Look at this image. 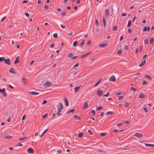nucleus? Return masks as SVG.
Here are the masks:
<instances>
[{
	"mask_svg": "<svg viewBox=\"0 0 154 154\" xmlns=\"http://www.w3.org/2000/svg\"><path fill=\"white\" fill-rule=\"evenodd\" d=\"M81 85H80L78 87H76L75 88V93H77L78 92L80 88Z\"/></svg>",
	"mask_w": 154,
	"mask_h": 154,
	"instance_id": "obj_12",
	"label": "nucleus"
},
{
	"mask_svg": "<svg viewBox=\"0 0 154 154\" xmlns=\"http://www.w3.org/2000/svg\"><path fill=\"white\" fill-rule=\"evenodd\" d=\"M102 91L101 90H99L97 91V94L99 97L102 95Z\"/></svg>",
	"mask_w": 154,
	"mask_h": 154,
	"instance_id": "obj_7",
	"label": "nucleus"
},
{
	"mask_svg": "<svg viewBox=\"0 0 154 154\" xmlns=\"http://www.w3.org/2000/svg\"><path fill=\"white\" fill-rule=\"evenodd\" d=\"M71 73L72 74L74 75H75L77 74V72L75 71H73Z\"/></svg>",
	"mask_w": 154,
	"mask_h": 154,
	"instance_id": "obj_47",
	"label": "nucleus"
},
{
	"mask_svg": "<svg viewBox=\"0 0 154 154\" xmlns=\"http://www.w3.org/2000/svg\"><path fill=\"white\" fill-rule=\"evenodd\" d=\"M74 117L76 120H80L81 119V118L77 115H75L74 116Z\"/></svg>",
	"mask_w": 154,
	"mask_h": 154,
	"instance_id": "obj_21",
	"label": "nucleus"
},
{
	"mask_svg": "<svg viewBox=\"0 0 154 154\" xmlns=\"http://www.w3.org/2000/svg\"><path fill=\"white\" fill-rule=\"evenodd\" d=\"M143 109L144 110V112H148V110L147 108L146 107H143Z\"/></svg>",
	"mask_w": 154,
	"mask_h": 154,
	"instance_id": "obj_41",
	"label": "nucleus"
},
{
	"mask_svg": "<svg viewBox=\"0 0 154 154\" xmlns=\"http://www.w3.org/2000/svg\"><path fill=\"white\" fill-rule=\"evenodd\" d=\"M28 152L30 153H32L34 152L33 149L32 148H29L27 149Z\"/></svg>",
	"mask_w": 154,
	"mask_h": 154,
	"instance_id": "obj_5",
	"label": "nucleus"
},
{
	"mask_svg": "<svg viewBox=\"0 0 154 154\" xmlns=\"http://www.w3.org/2000/svg\"><path fill=\"white\" fill-rule=\"evenodd\" d=\"M91 41L90 40H89L88 41L87 43V44L88 45H89L91 44Z\"/></svg>",
	"mask_w": 154,
	"mask_h": 154,
	"instance_id": "obj_51",
	"label": "nucleus"
},
{
	"mask_svg": "<svg viewBox=\"0 0 154 154\" xmlns=\"http://www.w3.org/2000/svg\"><path fill=\"white\" fill-rule=\"evenodd\" d=\"M4 62L5 63L10 65L11 64L10 59L9 58H7L4 60Z\"/></svg>",
	"mask_w": 154,
	"mask_h": 154,
	"instance_id": "obj_4",
	"label": "nucleus"
},
{
	"mask_svg": "<svg viewBox=\"0 0 154 154\" xmlns=\"http://www.w3.org/2000/svg\"><path fill=\"white\" fill-rule=\"evenodd\" d=\"M109 14V10L107 9H106L105 10V16L104 15L103 16V19H109V18L108 17V15Z\"/></svg>",
	"mask_w": 154,
	"mask_h": 154,
	"instance_id": "obj_1",
	"label": "nucleus"
},
{
	"mask_svg": "<svg viewBox=\"0 0 154 154\" xmlns=\"http://www.w3.org/2000/svg\"><path fill=\"white\" fill-rule=\"evenodd\" d=\"M4 57H0V62L3 61L4 60Z\"/></svg>",
	"mask_w": 154,
	"mask_h": 154,
	"instance_id": "obj_42",
	"label": "nucleus"
},
{
	"mask_svg": "<svg viewBox=\"0 0 154 154\" xmlns=\"http://www.w3.org/2000/svg\"><path fill=\"white\" fill-rule=\"evenodd\" d=\"M107 44L106 43H103L100 44L99 46L100 47H105L107 45Z\"/></svg>",
	"mask_w": 154,
	"mask_h": 154,
	"instance_id": "obj_18",
	"label": "nucleus"
},
{
	"mask_svg": "<svg viewBox=\"0 0 154 154\" xmlns=\"http://www.w3.org/2000/svg\"><path fill=\"white\" fill-rule=\"evenodd\" d=\"M47 103V101L45 100H43V102H42V104H44Z\"/></svg>",
	"mask_w": 154,
	"mask_h": 154,
	"instance_id": "obj_59",
	"label": "nucleus"
},
{
	"mask_svg": "<svg viewBox=\"0 0 154 154\" xmlns=\"http://www.w3.org/2000/svg\"><path fill=\"white\" fill-rule=\"evenodd\" d=\"M122 94V92H117L116 94V95H120Z\"/></svg>",
	"mask_w": 154,
	"mask_h": 154,
	"instance_id": "obj_44",
	"label": "nucleus"
},
{
	"mask_svg": "<svg viewBox=\"0 0 154 154\" xmlns=\"http://www.w3.org/2000/svg\"><path fill=\"white\" fill-rule=\"evenodd\" d=\"M131 22L130 20L128 22V23L127 24V27H129V26H130L131 25Z\"/></svg>",
	"mask_w": 154,
	"mask_h": 154,
	"instance_id": "obj_30",
	"label": "nucleus"
},
{
	"mask_svg": "<svg viewBox=\"0 0 154 154\" xmlns=\"http://www.w3.org/2000/svg\"><path fill=\"white\" fill-rule=\"evenodd\" d=\"M144 144L146 146L154 147V144H151L145 143H144Z\"/></svg>",
	"mask_w": 154,
	"mask_h": 154,
	"instance_id": "obj_17",
	"label": "nucleus"
},
{
	"mask_svg": "<svg viewBox=\"0 0 154 154\" xmlns=\"http://www.w3.org/2000/svg\"><path fill=\"white\" fill-rule=\"evenodd\" d=\"M102 108H103L102 106H98L97 107V108H96V110H101L102 109Z\"/></svg>",
	"mask_w": 154,
	"mask_h": 154,
	"instance_id": "obj_29",
	"label": "nucleus"
},
{
	"mask_svg": "<svg viewBox=\"0 0 154 154\" xmlns=\"http://www.w3.org/2000/svg\"><path fill=\"white\" fill-rule=\"evenodd\" d=\"M64 100L66 106H68L69 105V103L67 99V98H65Z\"/></svg>",
	"mask_w": 154,
	"mask_h": 154,
	"instance_id": "obj_13",
	"label": "nucleus"
},
{
	"mask_svg": "<svg viewBox=\"0 0 154 154\" xmlns=\"http://www.w3.org/2000/svg\"><path fill=\"white\" fill-rule=\"evenodd\" d=\"M47 115H48L47 113H46V114H45V115H44L42 117L44 119V118H45L47 117Z\"/></svg>",
	"mask_w": 154,
	"mask_h": 154,
	"instance_id": "obj_49",
	"label": "nucleus"
},
{
	"mask_svg": "<svg viewBox=\"0 0 154 154\" xmlns=\"http://www.w3.org/2000/svg\"><path fill=\"white\" fill-rule=\"evenodd\" d=\"M126 14L125 13H122V16H123V17L125 16H126Z\"/></svg>",
	"mask_w": 154,
	"mask_h": 154,
	"instance_id": "obj_64",
	"label": "nucleus"
},
{
	"mask_svg": "<svg viewBox=\"0 0 154 154\" xmlns=\"http://www.w3.org/2000/svg\"><path fill=\"white\" fill-rule=\"evenodd\" d=\"M53 36L54 38H57L58 37L57 34L56 33L54 34Z\"/></svg>",
	"mask_w": 154,
	"mask_h": 154,
	"instance_id": "obj_43",
	"label": "nucleus"
},
{
	"mask_svg": "<svg viewBox=\"0 0 154 154\" xmlns=\"http://www.w3.org/2000/svg\"><path fill=\"white\" fill-rule=\"evenodd\" d=\"M130 122L129 121H125L124 122V124H127V123H129Z\"/></svg>",
	"mask_w": 154,
	"mask_h": 154,
	"instance_id": "obj_58",
	"label": "nucleus"
},
{
	"mask_svg": "<svg viewBox=\"0 0 154 154\" xmlns=\"http://www.w3.org/2000/svg\"><path fill=\"white\" fill-rule=\"evenodd\" d=\"M117 53L119 54H121L122 53V51L121 50H119L117 51Z\"/></svg>",
	"mask_w": 154,
	"mask_h": 154,
	"instance_id": "obj_40",
	"label": "nucleus"
},
{
	"mask_svg": "<svg viewBox=\"0 0 154 154\" xmlns=\"http://www.w3.org/2000/svg\"><path fill=\"white\" fill-rule=\"evenodd\" d=\"M106 114L107 115H112L113 114V113L112 111H108L106 112Z\"/></svg>",
	"mask_w": 154,
	"mask_h": 154,
	"instance_id": "obj_25",
	"label": "nucleus"
},
{
	"mask_svg": "<svg viewBox=\"0 0 154 154\" xmlns=\"http://www.w3.org/2000/svg\"><path fill=\"white\" fill-rule=\"evenodd\" d=\"M123 96H120L119 97V98H118V100H120V99H122L123 98Z\"/></svg>",
	"mask_w": 154,
	"mask_h": 154,
	"instance_id": "obj_52",
	"label": "nucleus"
},
{
	"mask_svg": "<svg viewBox=\"0 0 154 154\" xmlns=\"http://www.w3.org/2000/svg\"><path fill=\"white\" fill-rule=\"evenodd\" d=\"M109 81H112L114 82H116V79L114 75L111 76L109 78Z\"/></svg>",
	"mask_w": 154,
	"mask_h": 154,
	"instance_id": "obj_3",
	"label": "nucleus"
},
{
	"mask_svg": "<svg viewBox=\"0 0 154 154\" xmlns=\"http://www.w3.org/2000/svg\"><path fill=\"white\" fill-rule=\"evenodd\" d=\"M12 138V137L11 136H8L4 138V139H10Z\"/></svg>",
	"mask_w": 154,
	"mask_h": 154,
	"instance_id": "obj_23",
	"label": "nucleus"
},
{
	"mask_svg": "<svg viewBox=\"0 0 154 154\" xmlns=\"http://www.w3.org/2000/svg\"><path fill=\"white\" fill-rule=\"evenodd\" d=\"M145 95L142 93H140V94L139 95V97L141 98H143L145 97Z\"/></svg>",
	"mask_w": 154,
	"mask_h": 154,
	"instance_id": "obj_14",
	"label": "nucleus"
},
{
	"mask_svg": "<svg viewBox=\"0 0 154 154\" xmlns=\"http://www.w3.org/2000/svg\"><path fill=\"white\" fill-rule=\"evenodd\" d=\"M91 53V52H88V53H86L85 54H84V55H82V56H81V58H83L86 56H87V55H89Z\"/></svg>",
	"mask_w": 154,
	"mask_h": 154,
	"instance_id": "obj_16",
	"label": "nucleus"
},
{
	"mask_svg": "<svg viewBox=\"0 0 154 154\" xmlns=\"http://www.w3.org/2000/svg\"><path fill=\"white\" fill-rule=\"evenodd\" d=\"M75 111V109H71L70 110L68 111L67 112V113L68 114L70 113H73Z\"/></svg>",
	"mask_w": 154,
	"mask_h": 154,
	"instance_id": "obj_20",
	"label": "nucleus"
},
{
	"mask_svg": "<svg viewBox=\"0 0 154 154\" xmlns=\"http://www.w3.org/2000/svg\"><path fill=\"white\" fill-rule=\"evenodd\" d=\"M3 94V96L5 97H6L7 96V93H6L5 91L2 93Z\"/></svg>",
	"mask_w": 154,
	"mask_h": 154,
	"instance_id": "obj_37",
	"label": "nucleus"
},
{
	"mask_svg": "<svg viewBox=\"0 0 154 154\" xmlns=\"http://www.w3.org/2000/svg\"><path fill=\"white\" fill-rule=\"evenodd\" d=\"M150 27H145L143 29V30L144 31H146V30H147V31H149V30L150 29Z\"/></svg>",
	"mask_w": 154,
	"mask_h": 154,
	"instance_id": "obj_19",
	"label": "nucleus"
},
{
	"mask_svg": "<svg viewBox=\"0 0 154 154\" xmlns=\"http://www.w3.org/2000/svg\"><path fill=\"white\" fill-rule=\"evenodd\" d=\"M101 80V79H100L94 85V87H95L97 86V85L100 83Z\"/></svg>",
	"mask_w": 154,
	"mask_h": 154,
	"instance_id": "obj_24",
	"label": "nucleus"
},
{
	"mask_svg": "<svg viewBox=\"0 0 154 154\" xmlns=\"http://www.w3.org/2000/svg\"><path fill=\"white\" fill-rule=\"evenodd\" d=\"M147 83V81H144L143 82V85H144V84H146Z\"/></svg>",
	"mask_w": 154,
	"mask_h": 154,
	"instance_id": "obj_63",
	"label": "nucleus"
},
{
	"mask_svg": "<svg viewBox=\"0 0 154 154\" xmlns=\"http://www.w3.org/2000/svg\"><path fill=\"white\" fill-rule=\"evenodd\" d=\"M145 77L146 78H148L149 79H151V78L150 76L148 75H146L145 76Z\"/></svg>",
	"mask_w": 154,
	"mask_h": 154,
	"instance_id": "obj_27",
	"label": "nucleus"
},
{
	"mask_svg": "<svg viewBox=\"0 0 154 154\" xmlns=\"http://www.w3.org/2000/svg\"><path fill=\"white\" fill-rule=\"evenodd\" d=\"M130 104L129 103H126L125 104V107H127L128 106V105Z\"/></svg>",
	"mask_w": 154,
	"mask_h": 154,
	"instance_id": "obj_46",
	"label": "nucleus"
},
{
	"mask_svg": "<svg viewBox=\"0 0 154 154\" xmlns=\"http://www.w3.org/2000/svg\"><path fill=\"white\" fill-rule=\"evenodd\" d=\"M103 24L104 27V28H105L106 26V20H103Z\"/></svg>",
	"mask_w": 154,
	"mask_h": 154,
	"instance_id": "obj_36",
	"label": "nucleus"
},
{
	"mask_svg": "<svg viewBox=\"0 0 154 154\" xmlns=\"http://www.w3.org/2000/svg\"><path fill=\"white\" fill-rule=\"evenodd\" d=\"M78 41H75L73 43V46L74 47H76L77 46L78 44Z\"/></svg>",
	"mask_w": 154,
	"mask_h": 154,
	"instance_id": "obj_26",
	"label": "nucleus"
},
{
	"mask_svg": "<svg viewBox=\"0 0 154 154\" xmlns=\"http://www.w3.org/2000/svg\"><path fill=\"white\" fill-rule=\"evenodd\" d=\"M11 119V116H10L9 117V118L7 119V121L8 122H10V121Z\"/></svg>",
	"mask_w": 154,
	"mask_h": 154,
	"instance_id": "obj_54",
	"label": "nucleus"
},
{
	"mask_svg": "<svg viewBox=\"0 0 154 154\" xmlns=\"http://www.w3.org/2000/svg\"><path fill=\"white\" fill-rule=\"evenodd\" d=\"M134 136L137 137H142L143 135L140 133H135L134 134Z\"/></svg>",
	"mask_w": 154,
	"mask_h": 154,
	"instance_id": "obj_8",
	"label": "nucleus"
},
{
	"mask_svg": "<svg viewBox=\"0 0 154 154\" xmlns=\"http://www.w3.org/2000/svg\"><path fill=\"white\" fill-rule=\"evenodd\" d=\"M14 69L13 68H10L9 70V72L11 73L16 74V72L14 71Z\"/></svg>",
	"mask_w": 154,
	"mask_h": 154,
	"instance_id": "obj_9",
	"label": "nucleus"
},
{
	"mask_svg": "<svg viewBox=\"0 0 154 154\" xmlns=\"http://www.w3.org/2000/svg\"><path fill=\"white\" fill-rule=\"evenodd\" d=\"M106 132L101 133L100 134V135L102 137H103L106 135Z\"/></svg>",
	"mask_w": 154,
	"mask_h": 154,
	"instance_id": "obj_35",
	"label": "nucleus"
},
{
	"mask_svg": "<svg viewBox=\"0 0 154 154\" xmlns=\"http://www.w3.org/2000/svg\"><path fill=\"white\" fill-rule=\"evenodd\" d=\"M88 134L89 135H92L93 134V132H92V131L91 130H88Z\"/></svg>",
	"mask_w": 154,
	"mask_h": 154,
	"instance_id": "obj_34",
	"label": "nucleus"
},
{
	"mask_svg": "<svg viewBox=\"0 0 154 154\" xmlns=\"http://www.w3.org/2000/svg\"><path fill=\"white\" fill-rule=\"evenodd\" d=\"M51 82L47 81L44 84V86L48 87L50 86L51 85Z\"/></svg>",
	"mask_w": 154,
	"mask_h": 154,
	"instance_id": "obj_6",
	"label": "nucleus"
},
{
	"mask_svg": "<svg viewBox=\"0 0 154 154\" xmlns=\"http://www.w3.org/2000/svg\"><path fill=\"white\" fill-rule=\"evenodd\" d=\"M147 56V54H145L144 55V56H143V60H146L145 59V58Z\"/></svg>",
	"mask_w": 154,
	"mask_h": 154,
	"instance_id": "obj_53",
	"label": "nucleus"
},
{
	"mask_svg": "<svg viewBox=\"0 0 154 154\" xmlns=\"http://www.w3.org/2000/svg\"><path fill=\"white\" fill-rule=\"evenodd\" d=\"M60 26L63 29H64L65 28V26L64 25L62 24H61L60 25Z\"/></svg>",
	"mask_w": 154,
	"mask_h": 154,
	"instance_id": "obj_62",
	"label": "nucleus"
},
{
	"mask_svg": "<svg viewBox=\"0 0 154 154\" xmlns=\"http://www.w3.org/2000/svg\"><path fill=\"white\" fill-rule=\"evenodd\" d=\"M58 110L59 111H61L63 109V106L62 103H59V105L57 106Z\"/></svg>",
	"mask_w": 154,
	"mask_h": 154,
	"instance_id": "obj_2",
	"label": "nucleus"
},
{
	"mask_svg": "<svg viewBox=\"0 0 154 154\" xmlns=\"http://www.w3.org/2000/svg\"><path fill=\"white\" fill-rule=\"evenodd\" d=\"M29 93L33 95H38L39 94V93L35 91H30Z\"/></svg>",
	"mask_w": 154,
	"mask_h": 154,
	"instance_id": "obj_11",
	"label": "nucleus"
},
{
	"mask_svg": "<svg viewBox=\"0 0 154 154\" xmlns=\"http://www.w3.org/2000/svg\"><path fill=\"white\" fill-rule=\"evenodd\" d=\"M153 42H154V40H153V38L152 37L151 38L150 40V42H149L151 44H152Z\"/></svg>",
	"mask_w": 154,
	"mask_h": 154,
	"instance_id": "obj_31",
	"label": "nucleus"
},
{
	"mask_svg": "<svg viewBox=\"0 0 154 154\" xmlns=\"http://www.w3.org/2000/svg\"><path fill=\"white\" fill-rule=\"evenodd\" d=\"M73 56V54L72 53H70L68 55V57H71L72 56Z\"/></svg>",
	"mask_w": 154,
	"mask_h": 154,
	"instance_id": "obj_56",
	"label": "nucleus"
},
{
	"mask_svg": "<svg viewBox=\"0 0 154 154\" xmlns=\"http://www.w3.org/2000/svg\"><path fill=\"white\" fill-rule=\"evenodd\" d=\"M79 66V63H77V64H75L74 66V67H78Z\"/></svg>",
	"mask_w": 154,
	"mask_h": 154,
	"instance_id": "obj_57",
	"label": "nucleus"
},
{
	"mask_svg": "<svg viewBox=\"0 0 154 154\" xmlns=\"http://www.w3.org/2000/svg\"><path fill=\"white\" fill-rule=\"evenodd\" d=\"M27 138V137H23L22 138H20L19 139V140H20V141L26 139Z\"/></svg>",
	"mask_w": 154,
	"mask_h": 154,
	"instance_id": "obj_39",
	"label": "nucleus"
},
{
	"mask_svg": "<svg viewBox=\"0 0 154 154\" xmlns=\"http://www.w3.org/2000/svg\"><path fill=\"white\" fill-rule=\"evenodd\" d=\"M85 43V40H83L82 42L81 43V45L82 46H83L84 44Z\"/></svg>",
	"mask_w": 154,
	"mask_h": 154,
	"instance_id": "obj_55",
	"label": "nucleus"
},
{
	"mask_svg": "<svg viewBox=\"0 0 154 154\" xmlns=\"http://www.w3.org/2000/svg\"><path fill=\"white\" fill-rule=\"evenodd\" d=\"M135 88H133V87H131V91H135Z\"/></svg>",
	"mask_w": 154,
	"mask_h": 154,
	"instance_id": "obj_50",
	"label": "nucleus"
},
{
	"mask_svg": "<svg viewBox=\"0 0 154 154\" xmlns=\"http://www.w3.org/2000/svg\"><path fill=\"white\" fill-rule=\"evenodd\" d=\"M83 134L82 132H80L79 134V137H82L83 136Z\"/></svg>",
	"mask_w": 154,
	"mask_h": 154,
	"instance_id": "obj_33",
	"label": "nucleus"
},
{
	"mask_svg": "<svg viewBox=\"0 0 154 154\" xmlns=\"http://www.w3.org/2000/svg\"><path fill=\"white\" fill-rule=\"evenodd\" d=\"M25 15L27 17H28L29 16V14L26 12L25 13Z\"/></svg>",
	"mask_w": 154,
	"mask_h": 154,
	"instance_id": "obj_60",
	"label": "nucleus"
},
{
	"mask_svg": "<svg viewBox=\"0 0 154 154\" xmlns=\"http://www.w3.org/2000/svg\"><path fill=\"white\" fill-rule=\"evenodd\" d=\"M77 57H78L77 56H75L74 57H73L72 58V59L73 60H74Z\"/></svg>",
	"mask_w": 154,
	"mask_h": 154,
	"instance_id": "obj_61",
	"label": "nucleus"
},
{
	"mask_svg": "<svg viewBox=\"0 0 154 154\" xmlns=\"http://www.w3.org/2000/svg\"><path fill=\"white\" fill-rule=\"evenodd\" d=\"M61 111H59L58 110V111L57 112V115L60 116L62 115L61 113H60Z\"/></svg>",
	"mask_w": 154,
	"mask_h": 154,
	"instance_id": "obj_28",
	"label": "nucleus"
},
{
	"mask_svg": "<svg viewBox=\"0 0 154 154\" xmlns=\"http://www.w3.org/2000/svg\"><path fill=\"white\" fill-rule=\"evenodd\" d=\"M5 91V88H3L2 89H0V92L1 93H3Z\"/></svg>",
	"mask_w": 154,
	"mask_h": 154,
	"instance_id": "obj_38",
	"label": "nucleus"
},
{
	"mask_svg": "<svg viewBox=\"0 0 154 154\" xmlns=\"http://www.w3.org/2000/svg\"><path fill=\"white\" fill-rule=\"evenodd\" d=\"M22 81L23 82L24 84H26V79L25 78H23L22 79Z\"/></svg>",
	"mask_w": 154,
	"mask_h": 154,
	"instance_id": "obj_32",
	"label": "nucleus"
},
{
	"mask_svg": "<svg viewBox=\"0 0 154 154\" xmlns=\"http://www.w3.org/2000/svg\"><path fill=\"white\" fill-rule=\"evenodd\" d=\"M91 113H93L94 114H95L96 113L95 111L94 110H91Z\"/></svg>",
	"mask_w": 154,
	"mask_h": 154,
	"instance_id": "obj_45",
	"label": "nucleus"
},
{
	"mask_svg": "<svg viewBox=\"0 0 154 154\" xmlns=\"http://www.w3.org/2000/svg\"><path fill=\"white\" fill-rule=\"evenodd\" d=\"M88 106V104L87 102H86L84 104L82 108L83 109H85V108L87 107Z\"/></svg>",
	"mask_w": 154,
	"mask_h": 154,
	"instance_id": "obj_15",
	"label": "nucleus"
},
{
	"mask_svg": "<svg viewBox=\"0 0 154 154\" xmlns=\"http://www.w3.org/2000/svg\"><path fill=\"white\" fill-rule=\"evenodd\" d=\"M117 26H115L113 28V29L114 30H116L117 29Z\"/></svg>",
	"mask_w": 154,
	"mask_h": 154,
	"instance_id": "obj_48",
	"label": "nucleus"
},
{
	"mask_svg": "<svg viewBox=\"0 0 154 154\" xmlns=\"http://www.w3.org/2000/svg\"><path fill=\"white\" fill-rule=\"evenodd\" d=\"M146 62V60H143L142 61L139 65V66L140 67L142 66Z\"/></svg>",
	"mask_w": 154,
	"mask_h": 154,
	"instance_id": "obj_10",
	"label": "nucleus"
},
{
	"mask_svg": "<svg viewBox=\"0 0 154 154\" xmlns=\"http://www.w3.org/2000/svg\"><path fill=\"white\" fill-rule=\"evenodd\" d=\"M18 59L19 57L18 56L16 58V60L14 61V64H16L19 62V60H18Z\"/></svg>",
	"mask_w": 154,
	"mask_h": 154,
	"instance_id": "obj_22",
	"label": "nucleus"
}]
</instances>
